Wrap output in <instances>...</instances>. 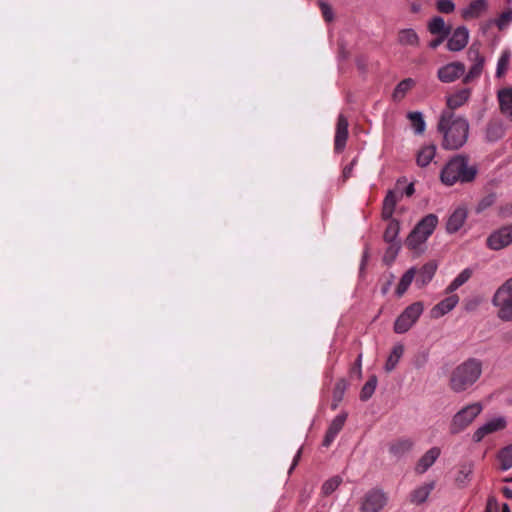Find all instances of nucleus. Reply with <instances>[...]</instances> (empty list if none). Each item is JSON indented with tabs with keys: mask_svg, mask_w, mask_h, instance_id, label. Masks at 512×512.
Segmentation results:
<instances>
[{
	"mask_svg": "<svg viewBox=\"0 0 512 512\" xmlns=\"http://www.w3.org/2000/svg\"><path fill=\"white\" fill-rule=\"evenodd\" d=\"M493 503H496V500H495V498L491 497V498H489V500H488L487 506L491 507V505H492Z\"/></svg>",
	"mask_w": 512,
	"mask_h": 512,
	"instance_id": "57",
	"label": "nucleus"
},
{
	"mask_svg": "<svg viewBox=\"0 0 512 512\" xmlns=\"http://www.w3.org/2000/svg\"><path fill=\"white\" fill-rule=\"evenodd\" d=\"M472 471H473L472 464L461 465V467L458 471V474L456 476V482L461 486H465L466 483L469 481Z\"/></svg>",
	"mask_w": 512,
	"mask_h": 512,
	"instance_id": "40",
	"label": "nucleus"
},
{
	"mask_svg": "<svg viewBox=\"0 0 512 512\" xmlns=\"http://www.w3.org/2000/svg\"><path fill=\"white\" fill-rule=\"evenodd\" d=\"M483 407L480 403H473L458 411L451 422L450 432L458 434L468 427L473 420L481 413Z\"/></svg>",
	"mask_w": 512,
	"mask_h": 512,
	"instance_id": "5",
	"label": "nucleus"
},
{
	"mask_svg": "<svg viewBox=\"0 0 512 512\" xmlns=\"http://www.w3.org/2000/svg\"><path fill=\"white\" fill-rule=\"evenodd\" d=\"M411 9L413 12H418L420 10V5L414 3V4H412Z\"/></svg>",
	"mask_w": 512,
	"mask_h": 512,
	"instance_id": "55",
	"label": "nucleus"
},
{
	"mask_svg": "<svg viewBox=\"0 0 512 512\" xmlns=\"http://www.w3.org/2000/svg\"><path fill=\"white\" fill-rule=\"evenodd\" d=\"M347 389V382L345 379H339L333 389V399L331 408L332 410L337 409L339 403L342 401L345 391Z\"/></svg>",
	"mask_w": 512,
	"mask_h": 512,
	"instance_id": "35",
	"label": "nucleus"
},
{
	"mask_svg": "<svg viewBox=\"0 0 512 512\" xmlns=\"http://www.w3.org/2000/svg\"><path fill=\"white\" fill-rule=\"evenodd\" d=\"M414 446V441L410 438H399L394 441H392L389 445V453L397 458L400 459L407 453H409Z\"/></svg>",
	"mask_w": 512,
	"mask_h": 512,
	"instance_id": "19",
	"label": "nucleus"
},
{
	"mask_svg": "<svg viewBox=\"0 0 512 512\" xmlns=\"http://www.w3.org/2000/svg\"><path fill=\"white\" fill-rule=\"evenodd\" d=\"M348 138V120L340 114L337 119L336 132L334 139V147L336 152H341L345 148L346 141Z\"/></svg>",
	"mask_w": 512,
	"mask_h": 512,
	"instance_id": "13",
	"label": "nucleus"
},
{
	"mask_svg": "<svg viewBox=\"0 0 512 512\" xmlns=\"http://www.w3.org/2000/svg\"><path fill=\"white\" fill-rule=\"evenodd\" d=\"M435 488V482H427L412 490L409 494V502L414 505L423 504Z\"/></svg>",
	"mask_w": 512,
	"mask_h": 512,
	"instance_id": "15",
	"label": "nucleus"
},
{
	"mask_svg": "<svg viewBox=\"0 0 512 512\" xmlns=\"http://www.w3.org/2000/svg\"><path fill=\"white\" fill-rule=\"evenodd\" d=\"M402 182L407 184L404 192H407V193L415 192V183L413 181L408 183L406 179L399 180L398 185H400Z\"/></svg>",
	"mask_w": 512,
	"mask_h": 512,
	"instance_id": "52",
	"label": "nucleus"
},
{
	"mask_svg": "<svg viewBox=\"0 0 512 512\" xmlns=\"http://www.w3.org/2000/svg\"><path fill=\"white\" fill-rule=\"evenodd\" d=\"M447 40V49L451 52H459L463 50L469 41V30L465 26H459L450 33Z\"/></svg>",
	"mask_w": 512,
	"mask_h": 512,
	"instance_id": "11",
	"label": "nucleus"
},
{
	"mask_svg": "<svg viewBox=\"0 0 512 512\" xmlns=\"http://www.w3.org/2000/svg\"><path fill=\"white\" fill-rule=\"evenodd\" d=\"M416 232V226L412 229V231L409 233L405 245L408 249L419 252L422 251V245L427 241V239L430 237L428 234L423 232L422 230L419 231V233L415 234Z\"/></svg>",
	"mask_w": 512,
	"mask_h": 512,
	"instance_id": "24",
	"label": "nucleus"
},
{
	"mask_svg": "<svg viewBox=\"0 0 512 512\" xmlns=\"http://www.w3.org/2000/svg\"><path fill=\"white\" fill-rule=\"evenodd\" d=\"M300 457H301V449H299V450L297 451V454L295 455V457H294V459H293V463H292V465H291V467H290V471H289V472H291V471L296 467V465L298 464V461H299Z\"/></svg>",
	"mask_w": 512,
	"mask_h": 512,
	"instance_id": "53",
	"label": "nucleus"
},
{
	"mask_svg": "<svg viewBox=\"0 0 512 512\" xmlns=\"http://www.w3.org/2000/svg\"><path fill=\"white\" fill-rule=\"evenodd\" d=\"M467 58L469 62H471V67L463 78V82L466 84L480 77L485 64L484 56L480 53L479 48L475 45L469 47L467 51Z\"/></svg>",
	"mask_w": 512,
	"mask_h": 512,
	"instance_id": "8",
	"label": "nucleus"
},
{
	"mask_svg": "<svg viewBox=\"0 0 512 512\" xmlns=\"http://www.w3.org/2000/svg\"><path fill=\"white\" fill-rule=\"evenodd\" d=\"M397 40L400 45L411 47H417L420 42L418 34L411 28L400 30Z\"/></svg>",
	"mask_w": 512,
	"mask_h": 512,
	"instance_id": "27",
	"label": "nucleus"
},
{
	"mask_svg": "<svg viewBox=\"0 0 512 512\" xmlns=\"http://www.w3.org/2000/svg\"><path fill=\"white\" fill-rule=\"evenodd\" d=\"M473 275V270L471 268H465L462 270L455 279L447 286L445 292L446 294H451L464 285Z\"/></svg>",
	"mask_w": 512,
	"mask_h": 512,
	"instance_id": "30",
	"label": "nucleus"
},
{
	"mask_svg": "<svg viewBox=\"0 0 512 512\" xmlns=\"http://www.w3.org/2000/svg\"><path fill=\"white\" fill-rule=\"evenodd\" d=\"M346 418H347V414L343 413V414L337 415L332 420L331 424L329 425V427L326 431V434H325V437H324V440L322 443L324 447H329L332 444V442L335 440L338 433L342 430V428L345 424Z\"/></svg>",
	"mask_w": 512,
	"mask_h": 512,
	"instance_id": "14",
	"label": "nucleus"
},
{
	"mask_svg": "<svg viewBox=\"0 0 512 512\" xmlns=\"http://www.w3.org/2000/svg\"><path fill=\"white\" fill-rule=\"evenodd\" d=\"M357 163V158H354L349 165L345 166L344 169H343V177L345 179H348L349 177H351L352 175V172H353V168L354 166L356 165Z\"/></svg>",
	"mask_w": 512,
	"mask_h": 512,
	"instance_id": "50",
	"label": "nucleus"
},
{
	"mask_svg": "<svg viewBox=\"0 0 512 512\" xmlns=\"http://www.w3.org/2000/svg\"><path fill=\"white\" fill-rule=\"evenodd\" d=\"M512 22V8H508L503 11L498 18L495 20V24L498 29L503 30L509 26Z\"/></svg>",
	"mask_w": 512,
	"mask_h": 512,
	"instance_id": "42",
	"label": "nucleus"
},
{
	"mask_svg": "<svg viewBox=\"0 0 512 512\" xmlns=\"http://www.w3.org/2000/svg\"><path fill=\"white\" fill-rule=\"evenodd\" d=\"M377 386V377L372 375L369 377L368 381L363 386L360 392V399L362 401H367L373 395Z\"/></svg>",
	"mask_w": 512,
	"mask_h": 512,
	"instance_id": "39",
	"label": "nucleus"
},
{
	"mask_svg": "<svg viewBox=\"0 0 512 512\" xmlns=\"http://www.w3.org/2000/svg\"><path fill=\"white\" fill-rule=\"evenodd\" d=\"M498 460L500 461L501 470L506 471L512 468V444L499 451Z\"/></svg>",
	"mask_w": 512,
	"mask_h": 512,
	"instance_id": "36",
	"label": "nucleus"
},
{
	"mask_svg": "<svg viewBox=\"0 0 512 512\" xmlns=\"http://www.w3.org/2000/svg\"><path fill=\"white\" fill-rule=\"evenodd\" d=\"M438 37L434 40H432L430 43H429V47L432 48V49H436L438 46H440L443 41L445 39L448 38V36H443V35H437Z\"/></svg>",
	"mask_w": 512,
	"mask_h": 512,
	"instance_id": "51",
	"label": "nucleus"
},
{
	"mask_svg": "<svg viewBox=\"0 0 512 512\" xmlns=\"http://www.w3.org/2000/svg\"><path fill=\"white\" fill-rule=\"evenodd\" d=\"M482 374V362L476 358H469L456 366L450 376V388L460 393L477 382Z\"/></svg>",
	"mask_w": 512,
	"mask_h": 512,
	"instance_id": "3",
	"label": "nucleus"
},
{
	"mask_svg": "<svg viewBox=\"0 0 512 512\" xmlns=\"http://www.w3.org/2000/svg\"><path fill=\"white\" fill-rule=\"evenodd\" d=\"M319 6L325 20L328 22L331 21L333 19V12L331 7L324 1H319Z\"/></svg>",
	"mask_w": 512,
	"mask_h": 512,
	"instance_id": "47",
	"label": "nucleus"
},
{
	"mask_svg": "<svg viewBox=\"0 0 512 512\" xmlns=\"http://www.w3.org/2000/svg\"><path fill=\"white\" fill-rule=\"evenodd\" d=\"M361 361H362V355L360 354L357 358V360L355 361L354 365L351 367L350 369V373L352 375H357V377H361V374H362V364H361Z\"/></svg>",
	"mask_w": 512,
	"mask_h": 512,
	"instance_id": "48",
	"label": "nucleus"
},
{
	"mask_svg": "<svg viewBox=\"0 0 512 512\" xmlns=\"http://www.w3.org/2000/svg\"><path fill=\"white\" fill-rule=\"evenodd\" d=\"M459 302V296L456 294H450L448 297L440 301L432 309V316L439 318L450 312Z\"/></svg>",
	"mask_w": 512,
	"mask_h": 512,
	"instance_id": "23",
	"label": "nucleus"
},
{
	"mask_svg": "<svg viewBox=\"0 0 512 512\" xmlns=\"http://www.w3.org/2000/svg\"><path fill=\"white\" fill-rule=\"evenodd\" d=\"M436 7L441 13H452L455 10V4L451 0H438Z\"/></svg>",
	"mask_w": 512,
	"mask_h": 512,
	"instance_id": "44",
	"label": "nucleus"
},
{
	"mask_svg": "<svg viewBox=\"0 0 512 512\" xmlns=\"http://www.w3.org/2000/svg\"><path fill=\"white\" fill-rule=\"evenodd\" d=\"M389 497L382 489L367 491L360 500L359 512H381L387 505Z\"/></svg>",
	"mask_w": 512,
	"mask_h": 512,
	"instance_id": "7",
	"label": "nucleus"
},
{
	"mask_svg": "<svg viewBox=\"0 0 512 512\" xmlns=\"http://www.w3.org/2000/svg\"><path fill=\"white\" fill-rule=\"evenodd\" d=\"M437 147L434 144L423 145L416 153V164L420 168H425L434 160Z\"/></svg>",
	"mask_w": 512,
	"mask_h": 512,
	"instance_id": "22",
	"label": "nucleus"
},
{
	"mask_svg": "<svg viewBox=\"0 0 512 512\" xmlns=\"http://www.w3.org/2000/svg\"><path fill=\"white\" fill-rule=\"evenodd\" d=\"M499 214L502 217H509L512 215V201L499 208Z\"/></svg>",
	"mask_w": 512,
	"mask_h": 512,
	"instance_id": "49",
	"label": "nucleus"
},
{
	"mask_svg": "<svg viewBox=\"0 0 512 512\" xmlns=\"http://www.w3.org/2000/svg\"><path fill=\"white\" fill-rule=\"evenodd\" d=\"M512 244V225L504 226L487 238V246L492 250H500Z\"/></svg>",
	"mask_w": 512,
	"mask_h": 512,
	"instance_id": "9",
	"label": "nucleus"
},
{
	"mask_svg": "<svg viewBox=\"0 0 512 512\" xmlns=\"http://www.w3.org/2000/svg\"><path fill=\"white\" fill-rule=\"evenodd\" d=\"M503 135V130L500 126L491 125L487 128L486 136L490 141H496Z\"/></svg>",
	"mask_w": 512,
	"mask_h": 512,
	"instance_id": "43",
	"label": "nucleus"
},
{
	"mask_svg": "<svg viewBox=\"0 0 512 512\" xmlns=\"http://www.w3.org/2000/svg\"><path fill=\"white\" fill-rule=\"evenodd\" d=\"M365 266V262L364 260L362 261V265H361V269H363V267Z\"/></svg>",
	"mask_w": 512,
	"mask_h": 512,
	"instance_id": "59",
	"label": "nucleus"
},
{
	"mask_svg": "<svg viewBox=\"0 0 512 512\" xmlns=\"http://www.w3.org/2000/svg\"><path fill=\"white\" fill-rule=\"evenodd\" d=\"M407 118L410 121L411 127L415 134L421 135L425 132L426 122L424 116L419 111H413L407 113Z\"/></svg>",
	"mask_w": 512,
	"mask_h": 512,
	"instance_id": "31",
	"label": "nucleus"
},
{
	"mask_svg": "<svg viewBox=\"0 0 512 512\" xmlns=\"http://www.w3.org/2000/svg\"><path fill=\"white\" fill-rule=\"evenodd\" d=\"M495 202L494 194H487L477 205L476 212L481 213Z\"/></svg>",
	"mask_w": 512,
	"mask_h": 512,
	"instance_id": "45",
	"label": "nucleus"
},
{
	"mask_svg": "<svg viewBox=\"0 0 512 512\" xmlns=\"http://www.w3.org/2000/svg\"><path fill=\"white\" fill-rule=\"evenodd\" d=\"M484 512H492L491 507L487 506Z\"/></svg>",
	"mask_w": 512,
	"mask_h": 512,
	"instance_id": "58",
	"label": "nucleus"
},
{
	"mask_svg": "<svg viewBox=\"0 0 512 512\" xmlns=\"http://www.w3.org/2000/svg\"><path fill=\"white\" fill-rule=\"evenodd\" d=\"M437 129L443 137L442 147L447 150H456L467 141L469 123L464 117L444 110L439 118Z\"/></svg>",
	"mask_w": 512,
	"mask_h": 512,
	"instance_id": "1",
	"label": "nucleus"
},
{
	"mask_svg": "<svg viewBox=\"0 0 512 512\" xmlns=\"http://www.w3.org/2000/svg\"><path fill=\"white\" fill-rule=\"evenodd\" d=\"M403 353H404V346L402 344H397L393 347V349L385 363L384 368H385L386 372H391L396 368L399 360L403 356Z\"/></svg>",
	"mask_w": 512,
	"mask_h": 512,
	"instance_id": "33",
	"label": "nucleus"
},
{
	"mask_svg": "<svg viewBox=\"0 0 512 512\" xmlns=\"http://www.w3.org/2000/svg\"><path fill=\"white\" fill-rule=\"evenodd\" d=\"M437 270V264L434 261H429L424 264L420 269H416L415 283L421 288L427 285L434 277Z\"/></svg>",
	"mask_w": 512,
	"mask_h": 512,
	"instance_id": "17",
	"label": "nucleus"
},
{
	"mask_svg": "<svg viewBox=\"0 0 512 512\" xmlns=\"http://www.w3.org/2000/svg\"><path fill=\"white\" fill-rule=\"evenodd\" d=\"M511 53L508 50H504L497 62L496 76L501 78L508 70L510 65Z\"/></svg>",
	"mask_w": 512,
	"mask_h": 512,
	"instance_id": "37",
	"label": "nucleus"
},
{
	"mask_svg": "<svg viewBox=\"0 0 512 512\" xmlns=\"http://www.w3.org/2000/svg\"><path fill=\"white\" fill-rule=\"evenodd\" d=\"M423 309L421 302H414L406 307L394 323L395 333L403 334L407 332L417 322L423 313Z\"/></svg>",
	"mask_w": 512,
	"mask_h": 512,
	"instance_id": "6",
	"label": "nucleus"
},
{
	"mask_svg": "<svg viewBox=\"0 0 512 512\" xmlns=\"http://www.w3.org/2000/svg\"><path fill=\"white\" fill-rule=\"evenodd\" d=\"M399 223L398 221L396 220H391L385 231H384V235H383V238L385 240V242L387 243H394L396 241V238L398 236V233H399Z\"/></svg>",
	"mask_w": 512,
	"mask_h": 512,
	"instance_id": "38",
	"label": "nucleus"
},
{
	"mask_svg": "<svg viewBox=\"0 0 512 512\" xmlns=\"http://www.w3.org/2000/svg\"><path fill=\"white\" fill-rule=\"evenodd\" d=\"M497 98L501 113L512 122V88H503L498 91Z\"/></svg>",
	"mask_w": 512,
	"mask_h": 512,
	"instance_id": "21",
	"label": "nucleus"
},
{
	"mask_svg": "<svg viewBox=\"0 0 512 512\" xmlns=\"http://www.w3.org/2000/svg\"><path fill=\"white\" fill-rule=\"evenodd\" d=\"M399 194H386L383 201L382 217L385 220H389L394 212L395 206L399 201Z\"/></svg>",
	"mask_w": 512,
	"mask_h": 512,
	"instance_id": "34",
	"label": "nucleus"
},
{
	"mask_svg": "<svg viewBox=\"0 0 512 512\" xmlns=\"http://www.w3.org/2000/svg\"><path fill=\"white\" fill-rule=\"evenodd\" d=\"M488 9L487 0H473L462 10L464 19H477L481 17Z\"/></svg>",
	"mask_w": 512,
	"mask_h": 512,
	"instance_id": "18",
	"label": "nucleus"
},
{
	"mask_svg": "<svg viewBox=\"0 0 512 512\" xmlns=\"http://www.w3.org/2000/svg\"><path fill=\"white\" fill-rule=\"evenodd\" d=\"M428 30L433 35L449 36L451 26L447 25L442 17L436 16L429 21Z\"/></svg>",
	"mask_w": 512,
	"mask_h": 512,
	"instance_id": "26",
	"label": "nucleus"
},
{
	"mask_svg": "<svg viewBox=\"0 0 512 512\" xmlns=\"http://www.w3.org/2000/svg\"><path fill=\"white\" fill-rule=\"evenodd\" d=\"M438 225V217L435 214H428L423 217L415 226L416 232L419 233L420 230L431 236Z\"/></svg>",
	"mask_w": 512,
	"mask_h": 512,
	"instance_id": "28",
	"label": "nucleus"
},
{
	"mask_svg": "<svg viewBox=\"0 0 512 512\" xmlns=\"http://www.w3.org/2000/svg\"><path fill=\"white\" fill-rule=\"evenodd\" d=\"M465 69L466 67L462 62H451L438 69L437 77L443 83H451L464 75Z\"/></svg>",
	"mask_w": 512,
	"mask_h": 512,
	"instance_id": "10",
	"label": "nucleus"
},
{
	"mask_svg": "<svg viewBox=\"0 0 512 512\" xmlns=\"http://www.w3.org/2000/svg\"><path fill=\"white\" fill-rule=\"evenodd\" d=\"M467 218V209L463 206L456 208L449 216L446 223V230L448 233L457 232L464 224Z\"/></svg>",
	"mask_w": 512,
	"mask_h": 512,
	"instance_id": "20",
	"label": "nucleus"
},
{
	"mask_svg": "<svg viewBox=\"0 0 512 512\" xmlns=\"http://www.w3.org/2000/svg\"><path fill=\"white\" fill-rule=\"evenodd\" d=\"M415 276V267L410 268L403 274L395 291L398 297L404 295V293L408 290L409 286L411 285L412 281L415 279Z\"/></svg>",
	"mask_w": 512,
	"mask_h": 512,
	"instance_id": "32",
	"label": "nucleus"
},
{
	"mask_svg": "<svg viewBox=\"0 0 512 512\" xmlns=\"http://www.w3.org/2000/svg\"><path fill=\"white\" fill-rule=\"evenodd\" d=\"M477 175V167L469 164L467 156L458 154L452 157L442 168L440 179L447 186L456 183L472 182Z\"/></svg>",
	"mask_w": 512,
	"mask_h": 512,
	"instance_id": "2",
	"label": "nucleus"
},
{
	"mask_svg": "<svg viewBox=\"0 0 512 512\" xmlns=\"http://www.w3.org/2000/svg\"><path fill=\"white\" fill-rule=\"evenodd\" d=\"M441 454V450L438 447L430 448L421 458L418 460L415 466V472L418 474L425 473L438 459Z\"/></svg>",
	"mask_w": 512,
	"mask_h": 512,
	"instance_id": "16",
	"label": "nucleus"
},
{
	"mask_svg": "<svg viewBox=\"0 0 512 512\" xmlns=\"http://www.w3.org/2000/svg\"><path fill=\"white\" fill-rule=\"evenodd\" d=\"M502 492L507 499H512V490L510 488L504 487Z\"/></svg>",
	"mask_w": 512,
	"mask_h": 512,
	"instance_id": "54",
	"label": "nucleus"
},
{
	"mask_svg": "<svg viewBox=\"0 0 512 512\" xmlns=\"http://www.w3.org/2000/svg\"><path fill=\"white\" fill-rule=\"evenodd\" d=\"M492 304L497 316L503 321H512V277L506 280L494 293Z\"/></svg>",
	"mask_w": 512,
	"mask_h": 512,
	"instance_id": "4",
	"label": "nucleus"
},
{
	"mask_svg": "<svg viewBox=\"0 0 512 512\" xmlns=\"http://www.w3.org/2000/svg\"><path fill=\"white\" fill-rule=\"evenodd\" d=\"M507 423L505 418L498 417L495 419H492L485 423L484 425L480 426L473 434V440L475 442H481L484 437H486L489 434H492L494 432L503 430L506 427Z\"/></svg>",
	"mask_w": 512,
	"mask_h": 512,
	"instance_id": "12",
	"label": "nucleus"
},
{
	"mask_svg": "<svg viewBox=\"0 0 512 512\" xmlns=\"http://www.w3.org/2000/svg\"><path fill=\"white\" fill-rule=\"evenodd\" d=\"M471 91L468 88L460 89L447 97V107L449 111L457 109L464 105L470 98Z\"/></svg>",
	"mask_w": 512,
	"mask_h": 512,
	"instance_id": "25",
	"label": "nucleus"
},
{
	"mask_svg": "<svg viewBox=\"0 0 512 512\" xmlns=\"http://www.w3.org/2000/svg\"><path fill=\"white\" fill-rule=\"evenodd\" d=\"M415 86V81L412 78H406L399 82L392 93V99L395 102H400L406 94Z\"/></svg>",
	"mask_w": 512,
	"mask_h": 512,
	"instance_id": "29",
	"label": "nucleus"
},
{
	"mask_svg": "<svg viewBox=\"0 0 512 512\" xmlns=\"http://www.w3.org/2000/svg\"><path fill=\"white\" fill-rule=\"evenodd\" d=\"M502 512H511L510 507L508 504H503L502 506Z\"/></svg>",
	"mask_w": 512,
	"mask_h": 512,
	"instance_id": "56",
	"label": "nucleus"
},
{
	"mask_svg": "<svg viewBox=\"0 0 512 512\" xmlns=\"http://www.w3.org/2000/svg\"><path fill=\"white\" fill-rule=\"evenodd\" d=\"M389 247L387 248L386 250V253L384 255V260L387 262V261H390L392 262L395 258V256L397 255L398 253V250H399V244L397 242H394V243H389Z\"/></svg>",
	"mask_w": 512,
	"mask_h": 512,
	"instance_id": "46",
	"label": "nucleus"
},
{
	"mask_svg": "<svg viewBox=\"0 0 512 512\" xmlns=\"http://www.w3.org/2000/svg\"><path fill=\"white\" fill-rule=\"evenodd\" d=\"M342 483V478L339 476H334L331 479L324 482L322 485V493L325 496L332 494Z\"/></svg>",
	"mask_w": 512,
	"mask_h": 512,
	"instance_id": "41",
	"label": "nucleus"
}]
</instances>
